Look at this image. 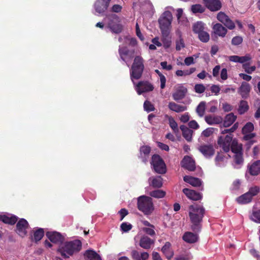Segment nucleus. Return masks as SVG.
<instances>
[{"label": "nucleus", "mask_w": 260, "mask_h": 260, "mask_svg": "<svg viewBox=\"0 0 260 260\" xmlns=\"http://www.w3.org/2000/svg\"><path fill=\"white\" fill-rule=\"evenodd\" d=\"M233 140L232 135H227L225 136H219L217 143L219 147L224 152L228 153L230 150V147Z\"/></svg>", "instance_id": "nucleus-8"}, {"label": "nucleus", "mask_w": 260, "mask_h": 260, "mask_svg": "<svg viewBox=\"0 0 260 260\" xmlns=\"http://www.w3.org/2000/svg\"><path fill=\"white\" fill-rule=\"evenodd\" d=\"M180 128L182 131L183 137L187 141L190 142L192 140L193 131L184 125H181Z\"/></svg>", "instance_id": "nucleus-30"}, {"label": "nucleus", "mask_w": 260, "mask_h": 260, "mask_svg": "<svg viewBox=\"0 0 260 260\" xmlns=\"http://www.w3.org/2000/svg\"><path fill=\"white\" fill-rule=\"evenodd\" d=\"M109 2L106 0H97L94 4V8L96 12L104 13L109 6Z\"/></svg>", "instance_id": "nucleus-22"}, {"label": "nucleus", "mask_w": 260, "mask_h": 260, "mask_svg": "<svg viewBox=\"0 0 260 260\" xmlns=\"http://www.w3.org/2000/svg\"><path fill=\"white\" fill-rule=\"evenodd\" d=\"M133 228V226L130 223L126 222H122L120 225L121 230L123 232H127L129 231Z\"/></svg>", "instance_id": "nucleus-52"}, {"label": "nucleus", "mask_w": 260, "mask_h": 260, "mask_svg": "<svg viewBox=\"0 0 260 260\" xmlns=\"http://www.w3.org/2000/svg\"><path fill=\"white\" fill-rule=\"evenodd\" d=\"M108 27L111 31L115 34H119L122 30V26L120 23V19L116 14H112L108 17Z\"/></svg>", "instance_id": "nucleus-7"}, {"label": "nucleus", "mask_w": 260, "mask_h": 260, "mask_svg": "<svg viewBox=\"0 0 260 260\" xmlns=\"http://www.w3.org/2000/svg\"><path fill=\"white\" fill-rule=\"evenodd\" d=\"M168 108L170 110L176 113H180L185 111L187 109V107L185 106L178 105L173 102H170L169 103Z\"/></svg>", "instance_id": "nucleus-33"}, {"label": "nucleus", "mask_w": 260, "mask_h": 260, "mask_svg": "<svg viewBox=\"0 0 260 260\" xmlns=\"http://www.w3.org/2000/svg\"><path fill=\"white\" fill-rule=\"evenodd\" d=\"M249 107L247 101L241 100L239 104L238 109V113L242 115L246 113L249 109Z\"/></svg>", "instance_id": "nucleus-38"}, {"label": "nucleus", "mask_w": 260, "mask_h": 260, "mask_svg": "<svg viewBox=\"0 0 260 260\" xmlns=\"http://www.w3.org/2000/svg\"><path fill=\"white\" fill-rule=\"evenodd\" d=\"M213 32L217 36L224 37L227 34L228 30L221 24L217 23L212 27Z\"/></svg>", "instance_id": "nucleus-23"}, {"label": "nucleus", "mask_w": 260, "mask_h": 260, "mask_svg": "<svg viewBox=\"0 0 260 260\" xmlns=\"http://www.w3.org/2000/svg\"><path fill=\"white\" fill-rule=\"evenodd\" d=\"M194 63V59L192 56L187 57L184 59V64L189 66L192 64Z\"/></svg>", "instance_id": "nucleus-61"}, {"label": "nucleus", "mask_w": 260, "mask_h": 260, "mask_svg": "<svg viewBox=\"0 0 260 260\" xmlns=\"http://www.w3.org/2000/svg\"><path fill=\"white\" fill-rule=\"evenodd\" d=\"M237 116L234 114L233 113H230L227 114L224 120L222 121L223 126L224 127H228L230 126L234 122L236 121Z\"/></svg>", "instance_id": "nucleus-28"}, {"label": "nucleus", "mask_w": 260, "mask_h": 260, "mask_svg": "<svg viewBox=\"0 0 260 260\" xmlns=\"http://www.w3.org/2000/svg\"><path fill=\"white\" fill-rule=\"evenodd\" d=\"M205 29V24L201 21H198L194 23L192 26V30L195 34H199L203 31Z\"/></svg>", "instance_id": "nucleus-40"}, {"label": "nucleus", "mask_w": 260, "mask_h": 260, "mask_svg": "<svg viewBox=\"0 0 260 260\" xmlns=\"http://www.w3.org/2000/svg\"><path fill=\"white\" fill-rule=\"evenodd\" d=\"M242 67L245 72L249 74L253 72L256 69L255 66H253L250 67L249 63H244L243 64Z\"/></svg>", "instance_id": "nucleus-51"}, {"label": "nucleus", "mask_w": 260, "mask_h": 260, "mask_svg": "<svg viewBox=\"0 0 260 260\" xmlns=\"http://www.w3.org/2000/svg\"><path fill=\"white\" fill-rule=\"evenodd\" d=\"M183 180L185 182L194 187H199L202 185V181L198 178L186 175L183 177Z\"/></svg>", "instance_id": "nucleus-27"}, {"label": "nucleus", "mask_w": 260, "mask_h": 260, "mask_svg": "<svg viewBox=\"0 0 260 260\" xmlns=\"http://www.w3.org/2000/svg\"><path fill=\"white\" fill-rule=\"evenodd\" d=\"M118 52L120 59L124 62H126V57H128L129 59H132L134 57V50H129L126 47H119Z\"/></svg>", "instance_id": "nucleus-16"}, {"label": "nucleus", "mask_w": 260, "mask_h": 260, "mask_svg": "<svg viewBox=\"0 0 260 260\" xmlns=\"http://www.w3.org/2000/svg\"><path fill=\"white\" fill-rule=\"evenodd\" d=\"M234 158L235 162L236 165H242L244 162L243 153L240 152L238 153H235Z\"/></svg>", "instance_id": "nucleus-44"}, {"label": "nucleus", "mask_w": 260, "mask_h": 260, "mask_svg": "<svg viewBox=\"0 0 260 260\" xmlns=\"http://www.w3.org/2000/svg\"><path fill=\"white\" fill-rule=\"evenodd\" d=\"M205 87L202 84H197L194 86V90L198 93H202L205 91Z\"/></svg>", "instance_id": "nucleus-54"}, {"label": "nucleus", "mask_w": 260, "mask_h": 260, "mask_svg": "<svg viewBox=\"0 0 260 260\" xmlns=\"http://www.w3.org/2000/svg\"><path fill=\"white\" fill-rule=\"evenodd\" d=\"M171 243L169 242H167L161 249L162 253L168 259H170L174 255L173 251L171 249Z\"/></svg>", "instance_id": "nucleus-34"}, {"label": "nucleus", "mask_w": 260, "mask_h": 260, "mask_svg": "<svg viewBox=\"0 0 260 260\" xmlns=\"http://www.w3.org/2000/svg\"><path fill=\"white\" fill-rule=\"evenodd\" d=\"M181 167L189 171H193L196 169L195 161L189 156H185L181 162Z\"/></svg>", "instance_id": "nucleus-14"}, {"label": "nucleus", "mask_w": 260, "mask_h": 260, "mask_svg": "<svg viewBox=\"0 0 260 260\" xmlns=\"http://www.w3.org/2000/svg\"><path fill=\"white\" fill-rule=\"evenodd\" d=\"M154 243V241L146 236L142 237L139 241L140 246L145 249H149Z\"/></svg>", "instance_id": "nucleus-21"}, {"label": "nucleus", "mask_w": 260, "mask_h": 260, "mask_svg": "<svg viewBox=\"0 0 260 260\" xmlns=\"http://www.w3.org/2000/svg\"><path fill=\"white\" fill-rule=\"evenodd\" d=\"M206 7L211 12L217 11L222 7L220 0H203Z\"/></svg>", "instance_id": "nucleus-13"}, {"label": "nucleus", "mask_w": 260, "mask_h": 260, "mask_svg": "<svg viewBox=\"0 0 260 260\" xmlns=\"http://www.w3.org/2000/svg\"><path fill=\"white\" fill-rule=\"evenodd\" d=\"M199 150L207 157H212L215 153V150L212 145L204 144L199 147Z\"/></svg>", "instance_id": "nucleus-15"}, {"label": "nucleus", "mask_w": 260, "mask_h": 260, "mask_svg": "<svg viewBox=\"0 0 260 260\" xmlns=\"http://www.w3.org/2000/svg\"><path fill=\"white\" fill-rule=\"evenodd\" d=\"M183 239L188 243H194L198 241V236L193 233L187 232L183 236Z\"/></svg>", "instance_id": "nucleus-32"}, {"label": "nucleus", "mask_w": 260, "mask_h": 260, "mask_svg": "<svg viewBox=\"0 0 260 260\" xmlns=\"http://www.w3.org/2000/svg\"><path fill=\"white\" fill-rule=\"evenodd\" d=\"M82 248V243L80 240L67 242L60 245L58 251L64 258H68L74 253L79 252Z\"/></svg>", "instance_id": "nucleus-3"}, {"label": "nucleus", "mask_w": 260, "mask_h": 260, "mask_svg": "<svg viewBox=\"0 0 260 260\" xmlns=\"http://www.w3.org/2000/svg\"><path fill=\"white\" fill-rule=\"evenodd\" d=\"M150 163L153 166V169L156 173L161 174L166 173L167 171L166 164L159 155H153Z\"/></svg>", "instance_id": "nucleus-6"}, {"label": "nucleus", "mask_w": 260, "mask_h": 260, "mask_svg": "<svg viewBox=\"0 0 260 260\" xmlns=\"http://www.w3.org/2000/svg\"><path fill=\"white\" fill-rule=\"evenodd\" d=\"M205 119L206 122L209 125L220 124L223 121L222 118L219 116H206L205 118Z\"/></svg>", "instance_id": "nucleus-31"}, {"label": "nucleus", "mask_w": 260, "mask_h": 260, "mask_svg": "<svg viewBox=\"0 0 260 260\" xmlns=\"http://www.w3.org/2000/svg\"><path fill=\"white\" fill-rule=\"evenodd\" d=\"M29 225L27 221L24 218L20 219L16 224V232L19 236L24 237L27 234V230Z\"/></svg>", "instance_id": "nucleus-10"}, {"label": "nucleus", "mask_w": 260, "mask_h": 260, "mask_svg": "<svg viewBox=\"0 0 260 260\" xmlns=\"http://www.w3.org/2000/svg\"><path fill=\"white\" fill-rule=\"evenodd\" d=\"M206 102L202 101L200 103L196 108V112L200 117H203L205 114Z\"/></svg>", "instance_id": "nucleus-42"}, {"label": "nucleus", "mask_w": 260, "mask_h": 260, "mask_svg": "<svg viewBox=\"0 0 260 260\" xmlns=\"http://www.w3.org/2000/svg\"><path fill=\"white\" fill-rule=\"evenodd\" d=\"M169 121L170 126L172 129L173 132L175 133H178L179 132L178 124H177V122L175 121V120H174V119L173 117H170L169 118Z\"/></svg>", "instance_id": "nucleus-48"}, {"label": "nucleus", "mask_w": 260, "mask_h": 260, "mask_svg": "<svg viewBox=\"0 0 260 260\" xmlns=\"http://www.w3.org/2000/svg\"><path fill=\"white\" fill-rule=\"evenodd\" d=\"M18 217L16 215H11V216L6 215H0V221L4 223L10 225H14L18 220Z\"/></svg>", "instance_id": "nucleus-26"}, {"label": "nucleus", "mask_w": 260, "mask_h": 260, "mask_svg": "<svg viewBox=\"0 0 260 260\" xmlns=\"http://www.w3.org/2000/svg\"><path fill=\"white\" fill-rule=\"evenodd\" d=\"M166 193L165 191L160 189H156L149 192V195L153 198L160 199L165 197Z\"/></svg>", "instance_id": "nucleus-41"}, {"label": "nucleus", "mask_w": 260, "mask_h": 260, "mask_svg": "<svg viewBox=\"0 0 260 260\" xmlns=\"http://www.w3.org/2000/svg\"><path fill=\"white\" fill-rule=\"evenodd\" d=\"M230 149L234 154L243 152V145L242 144L239 143L236 139H234L232 141Z\"/></svg>", "instance_id": "nucleus-35"}, {"label": "nucleus", "mask_w": 260, "mask_h": 260, "mask_svg": "<svg viewBox=\"0 0 260 260\" xmlns=\"http://www.w3.org/2000/svg\"><path fill=\"white\" fill-rule=\"evenodd\" d=\"M214 132V128L209 127L205 129L202 132V135L205 137H210Z\"/></svg>", "instance_id": "nucleus-57"}, {"label": "nucleus", "mask_w": 260, "mask_h": 260, "mask_svg": "<svg viewBox=\"0 0 260 260\" xmlns=\"http://www.w3.org/2000/svg\"><path fill=\"white\" fill-rule=\"evenodd\" d=\"M131 256L133 260H147L149 254L147 252L140 253L136 250H133L131 252Z\"/></svg>", "instance_id": "nucleus-24"}, {"label": "nucleus", "mask_w": 260, "mask_h": 260, "mask_svg": "<svg viewBox=\"0 0 260 260\" xmlns=\"http://www.w3.org/2000/svg\"><path fill=\"white\" fill-rule=\"evenodd\" d=\"M252 198L247 192L240 196L237 199V201L239 204H247L252 201Z\"/></svg>", "instance_id": "nucleus-37"}, {"label": "nucleus", "mask_w": 260, "mask_h": 260, "mask_svg": "<svg viewBox=\"0 0 260 260\" xmlns=\"http://www.w3.org/2000/svg\"><path fill=\"white\" fill-rule=\"evenodd\" d=\"M250 89V84L246 82H243L238 88V92L243 99H246L249 96Z\"/></svg>", "instance_id": "nucleus-19"}, {"label": "nucleus", "mask_w": 260, "mask_h": 260, "mask_svg": "<svg viewBox=\"0 0 260 260\" xmlns=\"http://www.w3.org/2000/svg\"><path fill=\"white\" fill-rule=\"evenodd\" d=\"M149 184L154 188H159L162 186V178L161 176L152 177L149 179Z\"/></svg>", "instance_id": "nucleus-29"}, {"label": "nucleus", "mask_w": 260, "mask_h": 260, "mask_svg": "<svg viewBox=\"0 0 260 260\" xmlns=\"http://www.w3.org/2000/svg\"><path fill=\"white\" fill-rule=\"evenodd\" d=\"M185 47L184 41L182 38H180L179 40L176 42V49L177 51H180L182 48Z\"/></svg>", "instance_id": "nucleus-56"}, {"label": "nucleus", "mask_w": 260, "mask_h": 260, "mask_svg": "<svg viewBox=\"0 0 260 260\" xmlns=\"http://www.w3.org/2000/svg\"><path fill=\"white\" fill-rule=\"evenodd\" d=\"M254 129V125L251 122H247L242 128V133L246 134L252 132Z\"/></svg>", "instance_id": "nucleus-45"}, {"label": "nucleus", "mask_w": 260, "mask_h": 260, "mask_svg": "<svg viewBox=\"0 0 260 260\" xmlns=\"http://www.w3.org/2000/svg\"><path fill=\"white\" fill-rule=\"evenodd\" d=\"M198 37L199 40L204 43L208 42L210 39L209 34L205 31L198 34Z\"/></svg>", "instance_id": "nucleus-46"}, {"label": "nucleus", "mask_w": 260, "mask_h": 260, "mask_svg": "<svg viewBox=\"0 0 260 260\" xmlns=\"http://www.w3.org/2000/svg\"><path fill=\"white\" fill-rule=\"evenodd\" d=\"M135 89L137 93L140 95L144 92L152 91L154 89V86L148 81H141L136 85Z\"/></svg>", "instance_id": "nucleus-9"}, {"label": "nucleus", "mask_w": 260, "mask_h": 260, "mask_svg": "<svg viewBox=\"0 0 260 260\" xmlns=\"http://www.w3.org/2000/svg\"><path fill=\"white\" fill-rule=\"evenodd\" d=\"M187 92V89L186 88L183 86H181L173 93V98L176 101L181 100L185 97Z\"/></svg>", "instance_id": "nucleus-25"}, {"label": "nucleus", "mask_w": 260, "mask_h": 260, "mask_svg": "<svg viewBox=\"0 0 260 260\" xmlns=\"http://www.w3.org/2000/svg\"><path fill=\"white\" fill-rule=\"evenodd\" d=\"M137 206L140 211L147 215H150L154 209L152 199L146 196H141L138 198Z\"/></svg>", "instance_id": "nucleus-5"}, {"label": "nucleus", "mask_w": 260, "mask_h": 260, "mask_svg": "<svg viewBox=\"0 0 260 260\" xmlns=\"http://www.w3.org/2000/svg\"><path fill=\"white\" fill-rule=\"evenodd\" d=\"M44 235V230L42 228H39L34 231L32 240H34L36 243H37L42 239Z\"/></svg>", "instance_id": "nucleus-39"}, {"label": "nucleus", "mask_w": 260, "mask_h": 260, "mask_svg": "<svg viewBox=\"0 0 260 260\" xmlns=\"http://www.w3.org/2000/svg\"><path fill=\"white\" fill-rule=\"evenodd\" d=\"M144 109L147 112L153 111L155 110L154 105L147 100L145 101L144 103Z\"/></svg>", "instance_id": "nucleus-49"}, {"label": "nucleus", "mask_w": 260, "mask_h": 260, "mask_svg": "<svg viewBox=\"0 0 260 260\" xmlns=\"http://www.w3.org/2000/svg\"><path fill=\"white\" fill-rule=\"evenodd\" d=\"M144 69V59L139 55L135 56L129 70L130 78L134 84H135L134 80H139L141 78Z\"/></svg>", "instance_id": "nucleus-2"}, {"label": "nucleus", "mask_w": 260, "mask_h": 260, "mask_svg": "<svg viewBox=\"0 0 260 260\" xmlns=\"http://www.w3.org/2000/svg\"><path fill=\"white\" fill-rule=\"evenodd\" d=\"M191 11L194 14L203 13L205 11V8L201 4H195L191 6Z\"/></svg>", "instance_id": "nucleus-43"}, {"label": "nucleus", "mask_w": 260, "mask_h": 260, "mask_svg": "<svg viewBox=\"0 0 260 260\" xmlns=\"http://www.w3.org/2000/svg\"><path fill=\"white\" fill-rule=\"evenodd\" d=\"M250 219L255 222L260 223V209L253 211Z\"/></svg>", "instance_id": "nucleus-47"}, {"label": "nucleus", "mask_w": 260, "mask_h": 260, "mask_svg": "<svg viewBox=\"0 0 260 260\" xmlns=\"http://www.w3.org/2000/svg\"><path fill=\"white\" fill-rule=\"evenodd\" d=\"M173 16L171 12L166 11L158 19L159 27L164 38L168 37L171 28Z\"/></svg>", "instance_id": "nucleus-4"}, {"label": "nucleus", "mask_w": 260, "mask_h": 260, "mask_svg": "<svg viewBox=\"0 0 260 260\" xmlns=\"http://www.w3.org/2000/svg\"><path fill=\"white\" fill-rule=\"evenodd\" d=\"M160 66L163 69L167 71H170L172 69L173 67L171 64H167V62L165 61L160 62Z\"/></svg>", "instance_id": "nucleus-63"}, {"label": "nucleus", "mask_w": 260, "mask_h": 260, "mask_svg": "<svg viewBox=\"0 0 260 260\" xmlns=\"http://www.w3.org/2000/svg\"><path fill=\"white\" fill-rule=\"evenodd\" d=\"M84 256L87 260H102L100 255L93 250H87Z\"/></svg>", "instance_id": "nucleus-36"}, {"label": "nucleus", "mask_w": 260, "mask_h": 260, "mask_svg": "<svg viewBox=\"0 0 260 260\" xmlns=\"http://www.w3.org/2000/svg\"><path fill=\"white\" fill-rule=\"evenodd\" d=\"M189 210L191 229L194 232H199L202 228L201 223L205 214V209L202 206L194 204L189 206Z\"/></svg>", "instance_id": "nucleus-1"}, {"label": "nucleus", "mask_w": 260, "mask_h": 260, "mask_svg": "<svg viewBox=\"0 0 260 260\" xmlns=\"http://www.w3.org/2000/svg\"><path fill=\"white\" fill-rule=\"evenodd\" d=\"M190 116L188 113H185L184 114L182 115L180 118V120L181 122L183 123H186L188 122L189 120Z\"/></svg>", "instance_id": "nucleus-62"}, {"label": "nucleus", "mask_w": 260, "mask_h": 260, "mask_svg": "<svg viewBox=\"0 0 260 260\" xmlns=\"http://www.w3.org/2000/svg\"><path fill=\"white\" fill-rule=\"evenodd\" d=\"M188 126L190 128L194 129H197L199 127V125L194 120L190 121L188 123Z\"/></svg>", "instance_id": "nucleus-60"}, {"label": "nucleus", "mask_w": 260, "mask_h": 260, "mask_svg": "<svg viewBox=\"0 0 260 260\" xmlns=\"http://www.w3.org/2000/svg\"><path fill=\"white\" fill-rule=\"evenodd\" d=\"M217 19L228 29L233 30L235 28V24L234 21H233L224 12H219L217 15Z\"/></svg>", "instance_id": "nucleus-11"}, {"label": "nucleus", "mask_w": 260, "mask_h": 260, "mask_svg": "<svg viewBox=\"0 0 260 260\" xmlns=\"http://www.w3.org/2000/svg\"><path fill=\"white\" fill-rule=\"evenodd\" d=\"M250 176H256L260 174V160H257L247 165L246 174Z\"/></svg>", "instance_id": "nucleus-12"}, {"label": "nucleus", "mask_w": 260, "mask_h": 260, "mask_svg": "<svg viewBox=\"0 0 260 260\" xmlns=\"http://www.w3.org/2000/svg\"><path fill=\"white\" fill-rule=\"evenodd\" d=\"M254 106L257 109L254 114V117L256 119H258L260 118V99H257L256 101L254 104Z\"/></svg>", "instance_id": "nucleus-53"}, {"label": "nucleus", "mask_w": 260, "mask_h": 260, "mask_svg": "<svg viewBox=\"0 0 260 260\" xmlns=\"http://www.w3.org/2000/svg\"><path fill=\"white\" fill-rule=\"evenodd\" d=\"M153 229L152 228H144L143 231L147 235L152 236L155 235V232Z\"/></svg>", "instance_id": "nucleus-59"}, {"label": "nucleus", "mask_w": 260, "mask_h": 260, "mask_svg": "<svg viewBox=\"0 0 260 260\" xmlns=\"http://www.w3.org/2000/svg\"><path fill=\"white\" fill-rule=\"evenodd\" d=\"M46 235L48 238L54 243H62L64 240L63 237L57 232H47Z\"/></svg>", "instance_id": "nucleus-17"}, {"label": "nucleus", "mask_w": 260, "mask_h": 260, "mask_svg": "<svg viewBox=\"0 0 260 260\" xmlns=\"http://www.w3.org/2000/svg\"><path fill=\"white\" fill-rule=\"evenodd\" d=\"M139 151L140 155L139 158H140L143 162L146 163L148 161L149 157V154L151 151L150 147L147 145H143L140 147Z\"/></svg>", "instance_id": "nucleus-18"}, {"label": "nucleus", "mask_w": 260, "mask_h": 260, "mask_svg": "<svg viewBox=\"0 0 260 260\" xmlns=\"http://www.w3.org/2000/svg\"><path fill=\"white\" fill-rule=\"evenodd\" d=\"M182 191L188 198L191 200L199 201L201 200L202 198V194L194 190L189 189L188 188H184Z\"/></svg>", "instance_id": "nucleus-20"}, {"label": "nucleus", "mask_w": 260, "mask_h": 260, "mask_svg": "<svg viewBox=\"0 0 260 260\" xmlns=\"http://www.w3.org/2000/svg\"><path fill=\"white\" fill-rule=\"evenodd\" d=\"M220 77L223 80H225L228 79V72L226 69L223 68L221 70Z\"/></svg>", "instance_id": "nucleus-64"}, {"label": "nucleus", "mask_w": 260, "mask_h": 260, "mask_svg": "<svg viewBox=\"0 0 260 260\" xmlns=\"http://www.w3.org/2000/svg\"><path fill=\"white\" fill-rule=\"evenodd\" d=\"M243 42V38L241 36H236L232 40V44L237 46L241 44Z\"/></svg>", "instance_id": "nucleus-55"}, {"label": "nucleus", "mask_w": 260, "mask_h": 260, "mask_svg": "<svg viewBox=\"0 0 260 260\" xmlns=\"http://www.w3.org/2000/svg\"><path fill=\"white\" fill-rule=\"evenodd\" d=\"M260 191L259 187L258 186H254L249 188L248 192H247L249 195L251 196L253 198V197L256 196Z\"/></svg>", "instance_id": "nucleus-50"}, {"label": "nucleus", "mask_w": 260, "mask_h": 260, "mask_svg": "<svg viewBox=\"0 0 260 260\" xmlns=\"http://www.w3.org/2000/svg\"><path fill=\"white\" fill-rule=\"evenodd\" d=\"M210 90L212 93H214L215 95H217L220 92V88L218 85H212L211 86Z\"/></svg>", "instance_id": "nucleus-58"}]
</instances>
